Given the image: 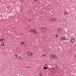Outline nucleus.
Segmentation results:
<instances>
[{
    "label": "nucleus",
    "instance_id": "nucleus-1",
    "mask_svg": "<svg viewBox=\"0 0 76 76\" xmlns=\"http://www.w3.org/2000/svg\"><path fill=\"white\" fill-rule=\"evenodd\" d=\"M26 54L27 56H32V53L30 51L26 52Z\"/></svg>",
    "mask_w": 76,
    "mask_h": 76
},
{
    "label": "nucleus",
    "instance_id": "nucleus-2",
    "mask_svg": "<svg viewBox=\"0 0 76 76\" xmlns=\"http://www.w3.org/2000/svg\"><path fill=\"white\" fill-rule=\"evenodd\" d=\"M50 57L52 58H56H56H57V56L56 55L51 54L50 55Z\"/></svg>",
    "mask_w": 76,
    "mask_h": 76
},
{
    "label": "nucleus",
    "instance_id": "nucleus-3",
    "mask_svg": "<svg viewBox=\"0 0 76 76\" xmlns=\"http://www.w3.org/2000/svg\"><path fill=\"white\" fill-rule=\"evenodd\" d=\"M57 20V18H55L54 19L53 18H50V20L52 23H53L54 22H56V20Z\"/></svg>",
    "mask_w": 76,
    "mask_h": 76
},
{
    "label": "nucleus",
    "instance_id": "nucleus-4",
    "mask_svg": "<svg viewBox=\"0 0 76 76\" xmlns=\"http://www.w3.org/2000/svg\"><path fill=\"white\" fill-rule=\"evenodd\" d=\"M47 29V28L45 27H42V28L41 31L43 32H44L45 31V30Z\"/></svg>",
    "mask_w": 76,
    "mask_h": 76
},
{
    "label": "nucleus",
    "instance_id": "nucleus-5",
    "mask_svg": "<svg viewBox=\"0 0 76 76\" xmlns=\"http://www.w3.org/2000/svg\"><path fill=\"white\" fill-rule=\"evenodd\" d=\"M32 32H34L35 34H37V31L35 29H34L32 30Z\"/></svg>",
    "mask_w": 76,
    "mask_h": 76
},
{
    "label": "nucleus",
    "instance_id": "nucleus-6",
    "mask_svg": "<svg viewBox=\"0 0 76 76\" xmlns=\"http://www.w3.org/2000/svg\"><path fill=\"white\" fill-rule=\"evenodd\" d=\"M45 66L46 67H47L48 69H49V68L48 67V65H47V64H45Z\"/></svg>",
    "mask_w": 76,
    "mask_h": 76
},
{
    "label": "nucleus",
    "instance_id": "nucleus-7",
    "mask_svg": "<svg viewBox=\"0 0 76 76\" xmlns=\"http://www.w3.org/2000/svg\"><path fill=\"white\" fill-rule=\"evenodd\" d=\"M71 42L72 43H74L75 42V39H71Z\"/></svg>",
    "mask_w": 76,
    "mask_h": 76
},
{
    "label": "nucleus",
    "instance_id": "nucleus-8",
    "mask_svg": "<svg viewBox=\"0 0 76 76\" xmlns=\"http://www.w3.org/2000/svg\"><path fill=\"white\" fill-rule=\"evenodd\" d=\"M25 44V42H20V45H23Z\"/></svg>",
    "mask_w": 76,
    "mask_h": 76
},
{
    "label": "nucleus",
    "instance_id": "nucleus-9",
    "mask_svg": "<svg viewBox=\"0 0 76 76\" xmlns=\"http://www.w3.org/2000/svg\"><path fill=\"white\" fill-rule=\"evenodd\" d=\"M64 15H67V14H68V13L67 12L66 10L64 11Z\"/></svg>",
    "mask_w": 76,
    "mask_h": 76
},
{
    "label": "nucleus",
    "instance_id": "nucleus-10",
    "mask_svg": "<svg viewBox=\"0 0 76 76\" xmlns=\"http://www.w3.org/2000/svg\"><path fill=\"white\" fill-rule=\"evenodd\" d=\"M1 45L2 46H4V43L3 42H2L1 43Z\"/></svg>",
    "mask_w": 76,
    "mask_h": 76
},
{
    "label": "nucleus",
    "instance_id": "nucleus-11",
    "mask_svg": "<svg viewBox=\"0 0 76 76\" xmlns=\"http://www.w3.org/2000/svg\"><path fill=\"white\" fill-rule=\"evenodd\" d=\"M61 40H66V39L64 38V37H61Z\"/></svg>",
    "mask_w": 76,
    "mask_h": 76
},
{
    "label": "nucleus",
    "instance_id": "nucleus-12",
    "mask_svg": "<svg viewBox=\"0 0 76 76\" xmlns=\"http://www.w3.org/2000/svg\"><path fill=\"white\" fill-rule=\"evenodd\" d=\"M22 59V57L21 56H18V60H20Z\"/></svg>",
    "mask_w": 76,
    "mask_h": 76
},
{
    "label": "nucleus",
    "instance_id": "nucleus-13",
    "mask_svg": "<svg viewBox=\"0 0 76 76\" xmlns=\"http://www.w3.org/2000/svg\"><path fill=\"white\" fill-rule=\"evenodd\" d=\"M58 32H60V31H61V28H58Z\"/></svg>",
    "mask_w": 76,
    "mask_h": 76
},
{
    "label": "nucleus",
    "instance_id": "nucleus-14",
    "mask_svg": "<svg viewBox=\"0 0 76 76\" xmlns=\"http://www.w3.org/2000/svg\"><path fill=\"white\" fill-rule=\"evenodd\" d=\"M43 69H45V70H47V69H48V68L45 67H43Z\"/></svg>",
    "mask_w": 76,
    "mask_h": 76
},
{
    "label": "nucleus",
    "instance_id": "nucleus-15",
    "mask_svg": "<svg viewBox=\"0 0 76 76\" xmlns=\"http://www.w3.org/2000/svg\"><path fill=\"white\" fill-rule=\"evenodd\" d=\"M3 40H4V39L2 38V39H0V42H1V41H3Z\"/></svg>",
    "mask_w": 76,
    "mask_h": 76
},
{
    "label": "nucleus",
    "instance_id": "nucleus-16",
    "mask_svg": "<svg viewBox=\"0 0 76 76\" xmlns=\"http://www.w3.org/2000/svg\"><path fill=\"white\" fill-rule=\"evenodd\" d=\"M15 57H16V58H17V57H18V55H15Z\"/></svg>",
    "mask_w": 76,
    "mask_h": 76
},
{
    "label": "nucleus",
    "instance_id": "nucleus-17",
    "mask_svg": "<svg viewBox=\"0 0 76 76\" xmlns=\"http://www.w3.org/2000/svg\"><path fill=\"white\" fill-rule=\"evenodd\" d=\"M55 37H58V34H56V35H55Z\"/></svg>",
    "mask_w": 76,
    "mask_h": 76
},
{
    "label": "nucleus",
    "instance_id": "nucleus-18",
    "mask_svg": "<svg viewBox=\"0 0 76 76\" xmlns=\"http://www.w3.org/2000/svg\"><path fill=\"white\" fill-rule=\"evenodd\" d=\"M39 76H42V74L41 73L39 74Z\"/></svg>",
    "mask_w": 76,
    "mask_h": 76
},
{
    "label": "nucleus",
    "instance_id": "nucleus-19",
    "mask_svg": "<svg viewBox=\"0 0 76 76\" xmlns=\"http://www.w3.org/2000/svg\"><path fill=\"white\" fill-rule=\"evenodd\" d=\"M32 30L31 29H30V31L31 32H32Z\"/></svg>",
    "mask_w": 76,
    "mask_h": 76
},
{
    "label": "nucleus",
    "instance_id": "nucleus-20",
    "mask_svg": "<svg viewBox=\"0 0 76 76\" xmlns=\"http://www.w3.org/2000/svg\"><path fill=\"white\" fill-rule=\"evenodd\" d=\"M56 68H57V65H56Z\"/></svg>",
    "mask_w": 76,
    "mask_h": 76
},
{
    "label": "nucleus",
    "instance_id": "nucleus-21",
    "mask_svg": "<svg viewBox=\"0 0 76 76\" xmlns=\"http://www.w3.org/2000/svg\"><path fill=\"white\" fill-rule=\"evenodd\" d=\"M44 54H43V55H42V56L44 57Z\"/></svg>",
    "mask_w": 76,
    "mask_h": 76
},
{
    "label": "nucleus",
    "instance_id": "nucleus-22",
    "mask_svg": "<svg viewBox=\"0 0 76 76\" xmlns=\"http://www.w3.org/2000/svg\"><path fill=\"white\" fill-rule=\"evenodd\" d=\"M27 67L28 68V69H29V66H28Z\"/></svg>",
    "mask_w": 76,
    "mask_h": 76
},
{
    "label": "nucleus",
    "instance_id": "nucleus-23",
    "mask_svg": "<svg viewBox=\"0 0 76 76\" xmlns=\"http://www.w3.org/2000/svg\"><path fill=\"white\" fill-rule=\"evenodd\" d=\"M34 1H37V0H34Z\"/></svg>",
    "mask_w": 76,
    "mask_h": 76
},
{
    "label": "nucleus",
    "instance_id": "nucleus-24",
    "mask_svg": "<svg viewBox=\"0 0 76 76\" xmlns=\"http://www.w3.org/2000/svg\"><path fill=\"white\" fill-rule=\"evenodd\" d=\"M56 69L55 68H53V70H55Z\"/></svg>",
    "mask_w": 76,
    "mask_h": 76
},
{
    "label": "nucleus",
    "instance_id": "nucleus-25",
    "mask_svg": "<svg viewBox=\"0 0 76 76\" xmlns=\"http://www.w3.org/2000/svg\"><path fill=\"white\" fill-rule=\"evenodd\" d=\"M30 21H31V20H29V21L30 22Z\"/></svg>",
    "mask_w": 76,
    "mask_h": 76
},
{
    "label": "nucleus",
    "instance_id": "nucleus-26",
    "mask_svg": "<svg viewBox=\"0 0 76 76\" xmlns=\"http://www.w3.org/2000/svg\"><path fill=\"white\" fill-rule=\"evenodd\" d=\"M75 57H76V56H75Z\"/></svg>",
    "mask_w": 76,
    "mask_h": 76
}]
</instances>
